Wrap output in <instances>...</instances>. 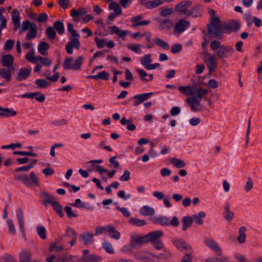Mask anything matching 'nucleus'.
<instances>
[{"instance_id": "38", "label": "nucleus", "mask_w": 262, "mask_h": 262, "mask_svg": "<svg viewBox=\"0 0 262 262\" xmlns=\"http://www.w3.org/2000/svg\"><path fill=\"white\" fill-rule=\"evenodd\" d=\"M88 11L85 8L81 7L78 10L73 9L71 11V15L73 17H76L78 16H83L86 15Z\"/></svg>"}, {"instance_id": "54", "label": "nucleus", "mask_w": 262, "mask_h": 262, "mask_svg": "<svg viewBox=\"0 0 262 262\" xmlns=\"http://www.w3.org/2000/svg\"><path fill=\"white\" fill-rule=\"evenodd\" d=\"M64 236L68 237L69 239H72L74 238L77 237V235L76 232L72 228L68 227Z\"/></svg>"}, {"instance_id": "1", "label": "nucleus", "mask_w": 262, "mask_h": 262, "mask_svg": "<svg viewBox=\"0 0 262 262\" xmlns=\"http://www.w3.org/2000/svg\"><path fill=\"white\" fill-rule=\"evenodd\" d=\"M210 46L211 50L214 52L215 56L222 60L232 56L234 51L231 46L222 45L221 42L217 40L212 41Z\"/></svg>"}, {"instance_id": "26", "label": "nucleus", "mask_w": 262, "mask_h": 262, "mask_svg": "<svg viewBox=\"0 0 262 262\" xmlns=\"http://www.w3.org/2000/svg\"><path fill=\"white\" fill-rule=\"evenodd\" d=\"M0 117L8 118L12 116H15L17 115L16 111L12 108H5L0 106Z\"/></svg>"}, {"instance_id": "58", "label": "nucleus", "mask_w": 262, "mask_h": 262, "mask_svg": "<svg viewBox=\"0 0 262 262\" xmlns=\"http://www.w3.org/2000/svg\"><path fill=\"white\" fill-rule=\"evenodd\" d=\"M35 84L40 88H46L48 86L50 83L48 82L46 80L42 79H36L35 81Z\"/></svg>"}, {"instance_id": "17", "label": "nucleus", "mask_w": 262, "mask_h": 262, "mask_svg": "<svg viewBox=\"0 0 262 262\" xmlns=\"http://www.w3.org/2000/svg\"><path fill=\"white\" fill-rule=\"evenodd\" d=\"M152 94L153 93L150 92L134 95L133 99L135 100V101L133 103L134 106H137L142 103L144 101L149 99Z\"/></svg>"}, {"instance_id": "18", "label": "nucleus", "mask_w": 262, "mask_h": 262, "mask_svg": "<svg viewBox=\"0 0 262 262\" xmlns=\"http://www.w3.org/2000/svg\"><path fill=\"white\" fill-rule=\"evenodd\" d=\"M31 68H20L16 76V80L18 81H21L25 80L29 77L31 72Z\"/></svg>"}, {"instance_id": "62", "label": "nucleus", "mask_w": 262, "mask_h": 262, "mask_svg": "<svg viewBox=\"0 0 262 262\" xmlns=\"http://www.w3.org/2000/svg\"><path fill=\"white\" fill-rule=\"evenodd\" d=\"M253 187V182L251 178L248 177L247 181L244 185V189L246 192H249Z\"/></svg>"}, {"instance_id": "63", "label": "nucleus", "mask_w": 262, "mask_h": 262, "mask_svg": "<svg viewBox=\"0 0 262 262\" xmlns=\"http://www.w3.org/2000/svg\"><path fill=\"white\" fill-rule=\"evenodd\" d=\"M37 231L38 235L42 239H45L47 238L46 230L44 227L39 226L37 228Z\"/></svg>"}, {"instance_id": "24", "label": "nucleus", "mask_w": 262, "mask_h": 262, "mask_svg": "<svg viewBox=\"0 0 262 262\" xmlns=\"http://www.w3.org/2000/svg\"><path fill=\"white\" fill-rule=\"evenodd\" d=\"M14 62V57L11 54L4 55L1 60V63L3 67L7 68L12 67Z\"/></svg>"}, {"instance_id": "37", "label": "nucleus", "mask_w": 262, "mask_h": 262, "mask_svg": "<svg viewBox=\"0 0 262 262\" xmlns=\"http://www.w3.org/2000/svg\"><path fill=\"white\" fill-rule=\"evenodd\" d=\"M140 214L144 215H152L155 214V211L153 208L148 206H143L140 209Z\"/></svg>"}, {"instance_id": "56", "label": "nucleus", "mask_w": 262, "mask_h": 262, "mask_svg": "<svg viewBox=\"0 0 262 262\" xmlns=\"http://www.w3.org/2000/svg\"><path fill=\"white\" fill-rule=\"evenodd\" d=\"M7 223L8 225V232L11 235H14L16 233V230L13 224V222L11 219H8Z\"/></svg>"}, {"instance_id": "36", "label": "nucleus", "mask_w": 262, "mask_h": 262, "mask_svg": "<svg viewBox=\"0 0 262 262\" xmlns=\"http://www.w3.org/2000/svg\"><path fill=\"white\" fill-rule=\"evenodd\" d=\"M183 228V231H186L188 227L192 226L193 223V219L190 216H185L182 218Z\"/></svg>"}, {"instance_id": "21", "label": "nucleus", "mask_w": 262, "mask_h": 262, "mask_svg": "<svg viewBox=\"0 0 262 262\" xmlns=\"http://www.w3.org/2000/svg\"><path fill=\"white\" fill-rule=\"evenodd\" d=\"M168 219L165 216H155L150 218V221L156 224L162 226H168Z\"/></svg>"}, {"instance_id": "6", "label": "nucleus", "mask_w": 262, "mask_h": 262, "mask_svg": "<svg viewBox=\"0 0 262 262\" xmlns=\"http://www.w3.org/2000/svg\"><path fill=\"white\" fill-rule=\"evenodd\" d=\"M90 251L85 249L82 252V256L79 259L81 262H99L102 260L101 257L96 254H90Z\"/></svg>"}, {"instance_id": "42", "label": "nucleus", "mask_w": 262, "mask_h": 262, "mask_svg": "<svg viewBox=\"0 0 262 262\" xmlns=\"http://www.w3.org/2000/svg\"><path fill=\"white\" fill-rule=\"evenodd\" d=\"M53 28L60 35H62L65 32L64 25L61 21H55L53 24Z\"/></svg>"}, {"instance_id": "45", "label": "nucleus", "mask_w": 262, "mask_h": 262, "mask_svg": "<svg viewBox=\"0 0 262 262\" xmlns=\"http://www.w3.org/2000/svg\"><path fill=\"white\" fill-rule=\"evenodd\" d=\"M40 61L41 64L47 67H49L52 64V60L48 57H42L40 56H36V63Z\"/></svg>"}, {"instance_id": "2", "label": "nucleus", "mask_w": 262, "mask_h": 262, "mask_svg": "<svg viewBox=\"0 0 262 262\" xmlns=\"http://www.w3.org/2000/svg\"><path fill=\"white\" fill-rule=\"evenodd\" d=\"M40 196L43 199L44 201L43 204L45 206H46L47 204H51L60 217H62L64 216V213L62 211V207L57 201L54 196L44 191L41 193Z\"/></svg>"}, {"instance_id": "28", "label": "nucleus", "mask_w": 262, "mask_h": 262, "mask_svg": "<svg viewBox=\"0 0 262 262\" xmlns=\"http://www.w3.org/2000/svg\"><path fill=\"white\" fill-rule=\"evenodd\" d=\"M109 78V74L105 71H102L96 75H89L86 76V78L93 79H101L103 80H107Z\"/></svg>"}, {"instance_id": "46", "label": "nucleus", "mask_w": 262, "mask_h": 262, "mask_svg": "<svg viewBox=\"0 0 262 262\" xmlns=\"http://www.w3.org/2000/svg\"><path fill=\"white\" fill-rule=\"evenodd\" d=\"M45 32L48 38L51 40L54 39L56 36L55 30L51 26L46 28Z\"/></svg>"}, {"instance_id": "7", "label": "nucleus", "mask_w": 262, "mask_h": 262, "mask_svg": "<svg viewBox=\"0 0 262 262\" xmlns=\"http://www.w3.org/2000/svg\"><path fill=\"white\" fill-rule=\"evenodd\" d=\"M172 243L181 251L193 252L191 246L182 238L174 239Z\"/></svg>"}, {"instance_id": "50", "label": "nucleus", "mask_w": 262, "mask_h": 262, "mask_svg": "<svg viewBox=\"0 0 262 262\" xmlns=\"http://www.w3.org/2000/svg\"><path fill=\"white\" fill-rule=\"evenodd\" d=\"M109 9L113 10L116 15H120L122 13V9L120 5L115 2L111 3L109 5Z\"/></svg>"}, {"instance_id": "5", "label": "nucleus", "mask_w": 262, "mask_h": 262, "mask_svg": "<svg viewBox=\"0 0 262 262\" xmlns=\"http://www.w3.org/2000/svg\"><path fill=\"white\" fill-rule=\"evenodd\" d=\"M16 179L21 181L27 187H32L33 185L35 186L39 185L38 178L33 171L30 172V178L28 175L23 174L16 177Z\"/></svg>"}, {"instance_id": "60", "label": "nucleus", "mask_w": 262, "mask_h": 262, "mask_svg": "<svg viewBox=\"0 0 262 262\" xmlns=\"http://www.w3.org/2000/svg\"><path fill=\"white\" fill-rule=\"evenodd\" d=\"M102 247L107 253L110 254H114L115 252L112 245L107 242H104L102 244Z\"/></svg>"}, {"instance_id": "9", "label": "nucleus", "mask_w": 262, "mask_h": 262, "mask_svg": "<svg viewBox=\"0 0 262 262\" xmlns=\"http://www.w3.org/2000/svg\"><path fill=\"white\" fill-rule=\"evenodd\" d=\"M205 245L210 248L217 255L221 256L222 254V249L218 246L215 241L212 238H206L204 239Z\"/></svg>"}, {"instance_id": "20", "label": "nucleus", "mask_w": 262, "mask_h": 262, "mask_svg": "<svg viewBox=\"0 0 262 262\" xmlns=\"http://www.w3.org/2000/svg\"><path fill=\"white\" fill-rule=\"evenodd\" d=\"M39 94L40 93L38 92L34 93L28 92L21 95V98H27L29 99H33L35 98L36 101L40 102H43L45 100V95L42 94L40 95L39 96H38Z\"/></svg>"}, {"instance_id": "34", "label": "nucleus", "mask_w": 262, "mask_h": 262, "mask_svg": "<svg viewBox=\"0 0 262 262\" xmlns=\"http://www.w3.org/2000/svg\"><path fill=\"white\" fill-rule=\"evenodd\" d=\"M109 236L114 239H119L120 237V233L119 232L115 230L114 226L111 225H108V229L107 232Z\"/></svg>"}, {"instance_id": "55", "label": "nucleus", "mask_w": 262, "mask_h": 262, "mask_svg": "<svg viewBox=\"0 0 262 262\" xmlns=\"http://www.w3.org/2000/svg\"><path fill=\"white\" fill-rule=\"evenodd\" d=\"M142 47V45L138 44L129 45L127 46L128 49L138 54L141 53L142 51L140 50V48Z\"/></svg>"}, {"instance_id": "49", "label": "nucleus", "mask_w": 262, "mask_h": 262, "mask_svg": "<svg viewBox=\"0 0 262 262\" xmlns=\"http://www.w3.org/2000/svg\"><path fill=\"white\" fill-rule=\"evenodd\" d=\"M66 256L57 257L54 255H51L46 259L47 262H65ZM33 262H38L36 260H34Z\"/></svg>"}, {"instance_id": "19", "label": "nucleus", "mask_w": 262, "mask_h": 262, "mask_svg": "<svg viewBox=\"0 0 262 262\" xmlns=\"http://www.w3.org/2000/svg\"><path fill=\"white\" fill-rule=\"evenodd\" d=\"M14 71L13 67L2 68L0 69V77L6 80L7 82L11 81V75Z\"/></svg>"}, {"instance_id": "11", "label": "nucleus", "mask_w": 262, "mask_h": 262, "mask_svg": "<svg viewBox=\"0 0 262 262\" xmlns=\"http://www.w3.org/2000/svg\"><path fill=\"white\" fill-rule=\"evenodd\" d=\"M192 4L191 1H183L178 4L175 7L176 11L180 12L187 16L188 11L187 9Z\"/></svg>"}, {"instance_id": "35", "label": "nucleus", "mask_w": 262, "mask_h": 262, "mask_svg": "<svg viewBox=\"0 0 262 262\" xmlns=\"http://www.w3.org/2000/svg\"><path fill=\"white\" fill-rule=\"evenodd\" d=\"M50 48V45L46 41H41L38 46V51L39 53L43 55H47V50Z\"/></svg>"}, {"instance_id": "47", "label": "nucleus", "mask_w": 262, "mask_h": 262, "mask_svg": "<svg viewBox=\"0 0 262 262\" xmlns=\"http://www.w3.org/2000/svg\"><path fill=\"white\" fill-rule=\"evenodd\" d=\"M129 223L137 227L143 226L146 224V222L145 220H140L135 217H131L129 219Z\"/></svg>"}, {"instance_id": "41", "label": "nucleus", "mask_w": 262, "mask_h": 262, "mask_svg": "<svg viewBox=\"0 0 262 262\" xmlns=\"http://www.w3.org/2000/svg\"><path fill=\"white\" fill-rule=\"evenodd\" d=\"M225 219L229 222H230L234 217L233 212L230 211L229 204L227 203L225 205V213L224 215Z\"/></svg>"}, {"instance_id": "32", "label": "nucleus", "mask_w": 262, "mask_h": 262, "mask_svg": "<svg viewBox=\"0 0 262 262\" xmlns=\"http://www.w3.org/2000/svg\"><path fill=\"white\" fill-rule=\"evenodd\" d=\"M206 216V213L203 211L199 212L198 214H195L192 215L193 221L199 225H201L203 224L204 222L203 218Z\"/></svg>"}, {"instance_id": "25", "label": "nucleus", "mask_w": 262, "mask_h": 262, "mask_svg": "<svg viewBox=\"0 0 262 262\" xmlns=\"http://www.w3.org/2000/svg\"><path fill=\"white\" fill-rule=\"evenodd\" d=\"M202 8L199 5H196L191 8L190 10H189L187 15V17L192 16L193 17H200L202 15Z\"/></svg>"}, {"instance_id": "31", "label": "nucleus", "mask_w": 262, "mask_h": 262, "mask_svg": "<svg viewBox=\"0 0 262 262\" xmlns=\"http://www.w3.org/2000/svg\"><path fill=\"white\" fill-rule=\"evenodd\" d=\"M20 14L17 10H13L12 12V20L15 29L20 27Z\"/></svg>"}, {"instance_id": "40", "label": "nucleus", "mask_w": 262, "mask_h": 262, "mask_svg": "<svg viewBox=\"0 0 262 262\" xmlns=\"http://www.w3.org/2000/svg\"><path fill=\"white\" fill-rule=\"evenodd\" d=\"M247 228L244 226L241 227L238 230V236L237 237V240L240 244H243L246 241L245 232Z\"/></svg>"}, {"instance_id": "10", "label": "nucleus", "mask_w": 262, "mask_h": 262, "mask_svg": "<svg viewBox=\"0 0 262 262\" xmlns=\"http://www.w3.org/2000/svg\"><path fill=\"white\" fill-rule=\"evenodd\" d=\"M241 28V24L236 20H231L227 23L224 27L225 33L230 34L232 32H237Z\"/></svg>"}, {"instance_id": "39", "label": "nucleus", "mask_w": 262, "mask_h": 262, "mask_svg": "<svg viewBox=\"0 0 262 262\" xmlns=\"http://www.w3.org/2000/svg\"><path fill=\"white\" fill-rule=\"evenodd\" d=\"M37 34V27L36 24L33 27L30 28L26 35V39L28 40H32L34 39Z\"/></svg>"}, {"instance_id": "29", "label": "nucleus", "mask_w": 262, "mask_h": 262, "mask_svg": "<svg viewBox=\"0 0 262 262\" xmlns=\"http://www.w3.org/2000/svg\"><path fill=\"white\" fill-rule=\"evenodd\" d=\"M195 87L192 88L190 85L179 86L178 88V90L185 96L193 95L195 92L194 91Z\"/></svg>"}, {"instance_id": "51", "label": "nucleus", "mask_w": 262, "mask_h": 262, "mask_svg": "<svg viewBox=\"0 0 262 262\" xmlns=\"http://www.w3.org/2000/svg\"><path fill=\"white\" fill-rule=\"evenodd\" d=\"M140 62L142 66L146 69L147 66L151 62V55L150 54H145L141 58Z\"/></svg>"}, {"instance_id": "8", "label": "nucleus", "mask_w": 262, "mask_h": 262, "mask_svg": "<svg viewBox=\"0 0 262 262\" xmlns=\"http://www.w3.org/2000/svg\"><path fill=\"white\" fill-rule=\"evenodd\" d=\"M148 243L147 237L145 235L143 236H138L137 235H133L132 236L130 241V246L135 249L140 248L143 244Z\"/></svg>"}, {"instance_id": "22", "label": "nucleus", "mask_w": 262, "mask_h": 262, "mask_svg": "<svg viewBox=\"0 0 262 262\" xmlns=\"http://www.w3.org/2000/svg\"><path fill=\"white\" fill-rule=\"evenodd\" d=\"M32 258L31 252L28 249H23L19 254L20 262H31Z\"/></svg>"}, {"instance_id": "57", "label": "nucleus", "mask_w": 262, "mask_h": 262, "mask_svg": "<svg viewBox=\"0 0 262 262\" xmlns=\"http://www.w3.org/2000/svg\"><path fill=\"white\" fill-rule=\"evenodd\" d=\"M17 218L18 220V224L19 227L23 228V225H24V221H23V211L21 208H18L17 209Z\"/></svg>"}, {"instance_id": "23", "label": "nucleus", "mask_w": 262, "mask_h": 262, "mask_svg": "<svg viewBox=\"0 0 262 262\" xmlns=\"http://www.w3.org/2000/svg\"><path fill=\"white\" fill-rule=\"evenodd\" d=\"M160 30L167 31L173 26V21L170 19H161L159 20Z\"/></svg>"}, {"instance_id": "64", "label": "nucleus", "mask_w": 262, "mask_h": 262, "mask_svg": "<svg viewBox=\"0 0 262 262\" xmlns=\"http://www.w3.org/2000/svg\"><path fill=\"white\" fill-rule=\"evenodd\" d=\"M14 41L12 39H8L6 40L4 45V49L6 51H10L13 47Z\"/></svg>"}, {"instance_id": "53", "label": "nucleus", "mask_w": 262, "mask_h": 262, "mask_svg": "<svg viewBox=\"0 0 262 262\" xmlns=\"http://www.w3.org/2000/svg\"><path fill=\"white\" fill-rule=\"evenodd\" d=\"M205 262H230V261L227 256H224L222 258L215 257L208 258L205 260Z\"/></svg>"}, {"instance_id": "12", "label": "nucleus", "mask_w": 262, "mask_h": 262, "mask_svg": "<svg viewBox=\"0 0 262 262\" xmlns=\"http://www.w3.org/2000/svg\"><path fill=\"white\" fill-rule=\"evenodd\" d=\"M80 42L78 38L72 37L69 42L66 45V50L69 54H72L73 52V48L76 49L80 48Z\"/></svg>"}, {"instance_id": "33", "label": "nucleus", "mask_w": 262, "mask_h": 262, "mask_svg": "<svg viewBox=\"0 0 262 262\" xmlns=\"http://www.w3.org/2000/svg\"><path fill=\"white\" fill-rule=\"evenodd\" d=\"M154 42L157 46L160 47L165 50L169 49V45L168 43L160 38L155 37L154 39Z\"/></svg>"}, {"instance_id": "30", "label": "nucleus", "mask_w": 262, "mask_h": 262, "mask_svg": "<svg viewBox=\"0 0 262 262\" xmlns=\"http://www.w3.org/2000/svg\"><path fill=\"white\" fill-rule=\"evenodd\" d=\"M152 254L149 253L144 251H139L135 254L134 257L137 260L144 261L146 260H150V256H152Z\"/></svg>"}, {"instance_id": "15", "label": "nucleus", "mask_w": 262, "mask_h": 262, "mask_svg": "<svg viewBox=\"0 0 262 262\" xmlns=\"http://www.w3.org/2000/svg\"><path fill=\"white\" fill-rule=\"evenodd\" d=\"M190 26V23L185 19H181L176 23L174 28V32L181 33Z\"/></svg>"}, {"instance_id": "61", "label": "nucleus", "mask_w": 262, "mask_h": 262, "mask_svg": "<svg viewBox=\"0 0 262 262\" xmlns=\"http://www.w3.org/2000/svg\"><path fill=\"white\" fill-rule=\"evenodd\" d=\"M26 59L32 63H36V56H34V52L33 50H30L26 55Z\"/></svg>"}, {"instance_id": "16", "label": "nucleus", "mask_w": 262, "mask_h": 262, "mask_svg": "<svg viewBox=\"0 0 262 262\" xmlns=\"http://www.w3.org/2000/svg\"><path fill=\"white\" fill-rule=\"evenodd\" d=\"M140 4L147 9H151L162 5L163 2L161 0H140Z\"/></svg>"}, {"instance_id": "4", "label": "nucleus", "mask_w": 262, "mask_h": 262, "mask_svg": "<svg viewBox=\"0 0 262 262\" xmlns=\"http://www.w3.org/2000/svg\"><path fill=\"white\" fill-rule=\"evenodd\" d=\"M73 60V57H69L66 58L63 62L62 67L64 70H73L74 71H78L81 70V64L84 60V57L79 56L77 57L74 61L73 63L71 61Z\"/></svg>"}, {"instance_id": "48", "label": "nucleus", "mask_w": 262, "mask_h": 262, "mask_svg": "<svg viewBox=\"0 0 262 262\" xmlns=\"http://www.w3.org/2000/svg\"><path fill=\"white\" fill-rule=\"evenodd\" d=\"M170 162L173 164V166L177 168L184 167L186 165L184 161L175 158H171L170 159Z\"/></svg>"}, {"instance_id": "52", "label": "nucleus", "mask_w": 262, "mask_h": 262, "mask_svg": "<svg viewBox=\"0 0 262 262\" xmlns=\"http://www.w3.org/2000/svg\"><path fill=\"white\" fill-rule=\"evenodd\" d=\"M152 256L158 259H167L171 257V254L169 251L167 250H164L163 253H161L157 255L153 254L152 255Z\"/></svg>"}, {"instance_id": "27", "label": "nucleus", "mask_w": 262, "mask_h": 262, "mask_svg": "<svg viewBox=\"0 0 262 262\" xmlns=\"http://www.w3.org/2000/svg\"><path fill=\"white\" fill-rule=\"evenodd\" d=\"M163 235V232L161 230H156L151 232L146 235L148 243L159 239L158 238Z\"/></svg>"}, {"instance_id": "13", "label": "nucleus", "mask_w": 262, "mask_h": 262, "mask_svg": "<svg viewBox=\"0 0 262 262\" xmlns=\"http://www.w3.org/2000/svg\"><path fill=\"white\" fill-rule=\"evenodd\" d=\"M186 102L190 105L191 110L193 112H197L201 110V103L195 96L187 97Z\"/></svg>"}, {"instance_id": "3", "label": "nucleus", "mask_w": 262, "mask_h": 262, "mask_svg": "<svg viewBox=\"0 0 262 262\" xmlns=\"http://www.w3.org/2000/svg\"><path fill=\"white\" fill-rule=\"evenodd\" d=\"M220 20L217 17H214L210 20V23L207 25V34L214 38L219 39L222 38V32L220 27Z\"/></svg>"}, {"instance_id": "14", "label": "nucleus", "mask_w": 262, "mask_h": 262, "mask_svg": "<svg viewBox=\"0 0 262 262\" xmlns=\"http://www.w3.org/2000/svg\"><path fill=\"white\" fill-rule=\"evenodd\" d=\"M93 236L94 234L91 232H85L79 235V239L83 245H89L93 244L94 242Z\"/></svg>"}, {"instance_id": "43", "label": "nucleus", "mask_w": 262, "mask_h": 262, "mask_svg": "<svg viewBox=\"0 0 262 262\" xmlns=\"http://www.w3.org/2000/svg\"><path fill=\"white\" fill-rule=\"evenodd\" d=\"M120 123L122 125L127 124L126 129L130 131H134L136 129V125L132 123V121L126 120L125 117L122 118L120 120Z\"/></svg>"}, {"instance_id": "59", "label": "nucleus", "mask_w": 262, "mask_h": 262, "mask_svg": "<svg viewBox=\"0 0 262 262\" xmlns=\"http://www.w3.org/2000/svg\"><path fill=\"white\" fill-rule=\"evenodd\" d=\"M206 64L210 73L214 72L217 68L216 62L215 58L211 61L207 62Z\"/></svg>"}, {"instance_id": "44", "label": "nucleus", "mask_w": 262, "mask_h": 262, "mask_svg": "<svg viewBox=\"0 0 262 262\" xmlns=\"http://www.w3.org/2000/svg\"><path fill=\"white\" fill-rule=\"evenodd\" d=\"M36 24L32 21L31 22L28 20H26L22 23L21 28L19 30V34H20L23 32H25L27 30H29L30 28L35 25Z\"/></svg>"}]
</instances>
